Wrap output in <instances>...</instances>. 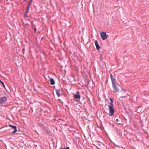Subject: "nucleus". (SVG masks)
Returning a JSON list of instances; mask_svg holds the SVG:
<instances>
[{
  "mask_svg": "<svg viewBox=\"0 0 149 149\" xmlns=\"http://www.w3.org/2000/svg\"><path fill=\"white\" fill-rule=\"evenodd\" d=\"M60 149H63V148L61 147Z\"/></svg>",
  "mask_w": 149,
  "mask_h": 149,
  "instance_id": "obj_22",
  "label": "nucleus"
},
{
  "mask_svg": "<svg viewBox=\"0 0 149 149\" xmlns=\"http://www.w3.org/2000/svg\"><path fill=\"white\" fill-rule=\"evenodd\" d=\"M95 46L96 47V49L98 50H99L100 49V47L99 44H98L97 41L96 40H95Z\"/></svg>",
  "mask_w": 149,
  "mask_h": 149,
  "instance_id": "obj_7",
  "label": "nucleus"
},
{
  "mask_svg": "<svg viewBox=\"0 0 149 149\" xmlns=\"http://www.w3.org/2000/svg\"><path fill=\"white\" fill-rule=\"evenodd\" d=\"M7 100V97H3L0 98V104H3Z\"/></svg>",
  "mask_w": 149,
  "mask_h": 149,
  "instance_id": "obj_5",
  "label": "nucleus"
},
{
  "mask_svg": "<svg viewBox=\"0 0 149 149\" xmlns=\"http://www.w3.org/2000/svg\"><path fill=\"white\" fill-rule=\"evenodd\" d=\"M111 82L112 84H116V79H115L114 78H112L111 79Z\"/></svg>",
  "mask_w": 149,
  "mask_h": 149,
  "instance_id": "obj_12",
  "label": "nucleus"
},
{
  "mask_svg": "<svg viewBox=\"0 0 149 149\" xmlns=\"http://www.w3.org/2000/svg\"><path fill=\"white\" fill-rule=\"evenodd\" d=\"M101 38L103 40H104L107 38V36L106 35V33L104 32H102L100 33Z\"/></svg>",
  "mask_w": 149,
  "mask_h": 149,
  "instance_id": "obj_2",
  "label": "nucleus"
},
{
  "mask_svg": "<svg viewBox=\"0 0 149 149\" xmlns=\"http://www.w3.org/2000/svg\"><path fill=\"white\" fill-rule=\"evenodd\" d=\"M47 131V133L48 132V131Z\"/></svg>",
  "mask_w": 149,
  "mask_h": 149,
  "instance_id": "obj_23",
  "label": "nucleus"
},
{
  "mask_svg": "<svg viewBox=\"0 0 149 149\" xmlns=\"http://www.w3.org/2000/svg\"><path fill=\"white\" fill-rule=\"evenodd\" d=\"M110 105L109 106H112L113 107V100L111 98H110Z\"/></svg>",
  "mask_w": 149,
  "mask_h": 149,
  "instance_id": "obj_13",
  "label": "nucleus"
},
{
  "mask_svg": "<svg viewBox=\"0 0 149 149\" xmlns=\"http://www.w3.org/2000/svg\"><path fill=\"white\" fill-rule=\"evenodd\" d=\"M118 119H116V123H118Z\"/></svg>",
  "mask_w": 149,
  "mask_h": 149,
  "instance_id": "obj_19",
  "label": "nucleus"
},
{
  "mask_svg": "<svg viewBox=\"0 0 149 149\" xmlns=\"http://www.w3.org/2000/svg\"><path fill=\"white\" fill-rule=\"evenodd\" d=\"M31 2L27 4V8H29V9L30 6L31 5Z\"/></svg>",
  "mask_w": 149,
  "mask_h": 149,
  "instance_id": "obj_15",
  "label": "nucleus"
},
{
  "mask_svg": "<svg viewBox=\"0 0 149 149\" xmlns=\"http://www.w3.org/2000/svg\"><path fill=\"white\" fill-rule=\"evenodd\" d=\"M26 14H27L25 13V16L26 17H27V15Z\"/></svg>",
  "mask_w": 149,
  "mask_h": 149,
  "instance_id": "obj_21",
  "label": "nucleus"
},
{
  "mask_svg": "<svg viewBox=\"0 0 149 149\" xmlns=\"http://www.w3.org/2000/svg\"><path fill=\"white\" fill-rule=\"evenodd\" d=\"M32 0H30L29 1V3H30V2H31H31L32 1Z\"/></svg>",
  "mask_w": 149,
  "mask_h": 149,
  "instance_id": "obj_20",
  "label": "nucleus"
},
{
  "mask_svg": "<svg viewBox=\"0 0 149 149\" xmlns=\"http://www.w3.org/2000/svg\"><path fill=\"white\" fill-rule=\"evenodd\" d=\"M32 27L34 31V32L35 33H36V25L35 24H32Z\"/></svg>",
  "mask_w": 149,
  "mask_h": 149,
  "instance_id": "obj_11",
  "label": "nucleus"
},
{
  "mask_svg": "<svg viewBox=\"0 0 149 149\" xmlns=\"http://www.w3.org/2000/svg\"><path fill=\"white\" fill-rule=\"evenodd\" d=\"M74 98L77 99V100H80V96L79 95V91H77V93L74 94L73 96Z\"/></svg>",
  "mask_w": 149,
  "mask_h": 149,
  "instance_id": "obj_4",
  "label": "nucleus"
},
{
  "mask_svg": "<svg viewBox=\"0 0 149 149\" xmlns=\"http://www.w3.org/2000/svg\"><path fill=\"white\" fill-rule=\"evenodd\" d=\"M29 8H26V13L27 14L29 12Z\"/></svg>",
  "mask_w": 149,
  "mask_h": 149,
  "instance_id": "obj_17",
  "label": "nucleus"
},
{
  "mask_svg": "<svg viewBox=\"0 0 149 149\" xmlns=\"http://www.w3.org/2000/svg\"><path fill=\"white\" fill-rule=\"evenodd\" d=\"M50 84L52 85H54L55 84L54 81L52 78H50Z\"/></svg>",
  "mask_w": 149,
  "mask_h": 149,
  "instance_id": "obj_9",
  "label": "nucleus"
},
{
  "mask_svg": "<svg viewBox=\"0 0 149 149\" xmlns=\"http://www.w3.org/2000/svg\"><path fill=\"white\" fill-rule=\"evenodd\" d=\"M113 89L115 93H118L119 91V89L116 86V84H112Z\"/></svg>",
  "mask_w": 149,
  "mask_h": 149,
  "instance_id": "obj_3",
  "label": "nucleus"
},
{
  "mask_svg": "<svg viewBox=\"0 0 149 149\" xmlns=\"http://www.w3.org/2000/svg\"><path fill=\"white\" fill-rule=\"evenodd\" d=\"M118 133L119 136H125V133L124 132L125 131H123V132H121V131H117Z\"/></svg>",
  "mask_w": 149,
  "mask_h": 149,
  "instance_id": "obj_6",
  "label": "nucleus"
},
{
  "mask_svg": "<svg viewBox=\"0 0 149 149\" xmlns=\"http://www.w3.org/2000/svg\"><path fill=\"white\" fill-rule=\"evenodd\" d=\"M110 78H111V79L113 77V76L111 74H110Z\"/></svg>",
  "mask_w": 149,
  "mask_h": 149,
  "instance_id": "obj_18",
  "label": "nucleus"
},
{
  "mask_svg": "<svg viewBox=\"0 0 149 149\" xmlns=\"http://www.w3.org/2000/svg\"><path fill=\"white\" fill-rule=\"evenodd\" d=\"M19 132L20 131H13V132H12V134H19L18 133H16L17 132Z\"/></svg>",
  "mask_w": 149,
  "mask_h": 149,
  "instance_id": "obj_14",
  "label": "nucleus"
},
{
  "mask_svg": "<svg viewBox=\"0 0 149 149\" xmlns=\"http://www.w3.org/2000/svg\"><path fill=\"white\" fill-rule=\"evenodd\" d=\"M55 91L56 92V94L57 95V96L58 97H59L60 96V93L59 91L57 89L55 90Z\"/></svg>",
  "mask_w": 149,
  "mask_h": 149,
  "instance_id": "obj_10",
  "label": "nucleus"
},
{
  "mask_svg": "<svg viewBox=\"0 0 149 149\" xmlns=\"http://www.w3.org/2000/svg\"><path fill=\"white\" fill-rule=\"evenodd\" d=\"M9 126L13 130H17V127L16 126L11 125H9Z\"/></svg>",
  "mask_w": 149,
  "mask_h": 149,
  "instance_id": "obj_8",
  "label": "nucleus"
},
{
  "mask_svg": "<svg viewBox=\"0 0 149 149\" xmlns=\"http://www.w3.org/2000/svg\"><path fill=\"white\" fill-rule=\"evenodd\" d=\"M12 149H13V148H12Z\"/></svg>",
  "mask_w": 149,
  "mask_h": 149,
  "instance_id": "obj_24",
  "label": "nucleus"
},
{
  "mask_svg": "<svg viewBox=\"0 0 149 149\" xmlns=\"http://www.w3.org/2000/svg\"><path fill=\"white\" fill-rule=\"evenodd\" d=\"M109 112L108 114L110 116H112L115 112V110L114 108L112 106H108Z\"/></svg>",
  "mask_w": 149,
  "mask_h": 149,
  "instance_id": "obj_1",
  "label": "nucleus"
},
{
  "mask_svg": "<svg viewBox=\"0 0 149 149\" xmlns=\"http://www.w3.org/2000/svg\"><path fill=\"white\" fill-rule=\"evenodd\" d=\"M0 83L2 84L4 88H5V86L3 82H2L1 80L0 81Z\"/></svg>",
  "mask_w": 149,
  "mask_h": 149,
  "instance_id": "obj_16",
  "label": "nucleus"
}]
</instances>
